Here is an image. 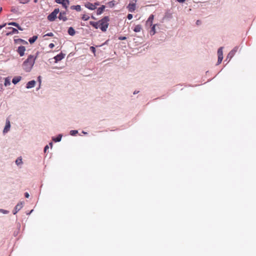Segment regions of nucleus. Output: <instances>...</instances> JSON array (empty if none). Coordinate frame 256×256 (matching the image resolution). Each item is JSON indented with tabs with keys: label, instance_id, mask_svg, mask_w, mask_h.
Listing matches in <instances>:
<instances>
[{
	"label": "nucleus",
	"instance_id": "nucleus-1",
	"mask_svg": "<svg viewBox=\"0 0 256 256\" xmlns=\"http://www.w3.org/2000/svg\"><path fill=\"white\" fill-rule=\"evenodd\" d=\"M108 21L109 18L106 16L98 22H90V24L95 28H100L102 32H106L108 26Z\"/></svg>",
	"mask_w": 256,
	"mask_h": 256
},
{
	"label": "nucleus",
	"instance_id": "nucleus-2",
	"mask_svg": "<svg viewBox=\"0 0 256 256\" xmlns=\"http://www.w3.org/2000/svg\"><path fill=\"white\" fill-rule=\"evenodd\" d=\"M36 58L37 56L32 54L28 56V58L22 64V68L25 72H30L32 70Z\"/></svg>",
	"mask_w": 256,
	"mask_h": 256
},
{
	"label": "nucleus",
	"instance_id": "nucleus-3",
	"mask_svg": "<svg viewBox=\"0 0 256 256\" xmlns=\"http://www.w3.org/2000/svg\"><path fill=\"white\" fill-rule=\"evenodd\" d=\"M60 12L58 8H55L54 10L48 16V20L50 22L54 21L56 18L57 14Z\"/></svg>",
	"mask_w": 256,
	"mask_h": 256
},
{
	"label": "nucleus",
	"instance_id": "nucleus-4",
	"mask_svg": "<svg viewBox=\"0 0 256 256\" xmlns=\"http://www.w3.org/2000/svg\"><path fill=\"white\" fill-rule=\"evenodd\" d=\"M55 2L58 4H62V6L66 10L70 4L68 0H55Z\"/></svg>",
	"mask_w": 256,
	"mask_h": 256
},
{
	"label": "nucleus",
	"instance_id": "nucleus-5",
	"mask_svg": "<svg viewBox=\"0 0 256 256\" xmlns=\"http://www.w3.org/2000/svg\"><path fill=\"white\" fill-rule=\"evenodd\" d=\"M24 205V202H18L15 206L14 209L13 211L14 214H16L22 207Z\"/></svg>",
	"mask_w": 256,
	"mask_h": 256
},
{
	"label": "nucleus",
	"instance_id": "nucleus-6",
	"mask_svg": "<svg viewBox=\"0 0 256 256\" xmlns=\"http://www.w3.org/2000/svg\"><path fill=\"white\" fill-rule=\"evenodd\" d=\"M99 4L98 2H96L94 4L86 2L85 4V6L89 10H94L96 9V6H98Z\"/></svg>",
	"mask_w": 256,
	"mask_h": 256
},
{
	"label": "nucleus",
	"instance_id": "nucleus-7",
	"mask_svg": "<svg viewBox=\"0 0 256 256\" xmlns=\"http://www.w3.org/2000/svg\"><path fill=\"white\" fill-rule=\"evenodd\" d=\"M136 8V4L135 2L130 3L127 6V8H128L129 12H133L135 10Z\"/></svg>",
	"mask_w": 256,
	"mask_h": 256
},
{
	"label": "nucleus",
	"instance_id": "nucleus-8",
	"mask_svg": "<svg viewBox=\"0 0 256 256\" xmlns=\"http://www.w3.org/2000/svg\"><path fill=\"white\" fill-rule=\"evenodd\" d=\"M26 48L24 46H20L18 47L17 52L18 53L20 56H22L24 54Z\"/></svg>",
	"mask_w": 256,
	"mask_h": 256
},
{
	"label": "nucleus",
	"instance_id": "nucleus-9",
	"mask_svg": "<svg viewBox=\"0 0 256 256\" xmlns=\"http://www.w3.org/2000/svg\"><path fill=\"white\" fill-rule=\"evenodd\" d=\"M58 18L60 20H62L64 22L66 21L68 18L66 16V12H60L59 16H58Z\"/></svg>",
	"mask_w": 256,
	"mask_h": 256
},
{
	"label": "nucleus",
	"instance_id": "nucleus-10",
	"mask_svg": "<svg viewBox=\"0 0 256 256\" xmlns=\"http://www.w3.org/2000/svg\"><path fill=\"white\" fill-rule=\"evenodd\" d=\"M64 56L65 54L62 53H60L55 56L54 57V58L56 62H58L64 58Z\"/></svg>",
	"mask_w": 256,
	"mask_h": 256
},
{
	"label": "nucleus",
	"instance_id": "nucleus-11",
	"mask_svg": "<svg viewBox=\"0 0 256 256\" xmlns=\"http://www.w3.org/2000/svg\"><path fill=\"white\" fill-rule=\"evenodd\" d=\"M36 84V82L34 80H30L27 83L26 88L28 89L34 88Z\"/></svg>",
	"mask_w": 256,
	"mask_h": 256
},
{
	"label": "nucleus",
	"instance_id": "nucleus-12",
	"mask_svg": "<svg viewBox=\"0 0 256 256\" xmlns=\"http://www.w3.org/2000/svg\"><path fill=\"white\" fill-rule=\"evenodd\" d=\"M8 28L11 29L12 31L8 32L6 34V36L12 35L14 34H17L18 33V30L15 28L10 27V28Z\"/></svg>",
	"mask_w": 256,
	"mask_h": 256
},
{
	"label": "nucleus",
	"instance_id": "nucleus-13",
	"mask_svg": "<svg viewBox=\"0 0 256 256\" xmlns=\"http://www.w3.org/2000/svg\"><path fill=\"white\" fill-rule=\"evenodd\" d=\"M10 122L9 120H7L6 122V124L5 127L3 130V133H6L10 130Z\"/></svg>",
	"mask_w": 256,
	"mask_h": 256
},
{
	"label": "nucleus",
	"instance_id": "nucleus-14",
	"mask_svg": "<svg viewBox=\"0 0 256 256\" xmlns=\"http://www.w3.org/2000/svg\"><path fill=\"white\" fill-rule=\"evenodd\" d=\"M62 137V134H59L56 138L53 137L52 139V140L56 142H60V141H61Z\"/></svg>",
	"mask_w": 256,
	"mask_h": 256
},
{
	"label": "nucleus",
	"instance_id": "nucleus-15",
	"mask_svg": "<svg viewBox=\"0 0 256 256\" xmlns=\"http://www.w3.org/2000/svg\"><path fill=\"white\" fill-rule=\"evenodd\" d=\"M22 79V77L20 76H16L13 78L12 82L14 84H16L18 83Z\"/></svg>",
	"mask_w": 256,
	"mask_h": 256
},
{
	"label": "nucleus",
	"instance_id": "nucleus-16",
	"mask_svg": "<svg viewBox=\"0 0 256 256\" xmlns=\"http://www.w3.org/2000/svg\"><path fill=\"white\" fill-rule=\"evenodd\" d=\"M142 29V26L140 24L136 25L134 28L133 30L136 32H140V30Z\"/></svg>",
	"mask_w": 256,
	"mask_h": 256
},
{
	"label": "nucleus",
	"instance_id": "nucleus-17",
	"mask_svg": "<svg viewBox=\"0 0 256 256\" xmlns=\"http://www.w3.org/2000/svg\"><path fill=\"white\" fill-rule=\"evenodd\" d=\"M105 8L104 6H102L98 8L96 11V14L98 15H100L102 13V12L104 10V9Z\"/></svg>",
	"mask_w": 256,
	"mask_h": 256
},
{
	"label": "nucleus",
	"instance_id": "nucleus-18",
	"mask_svg": "<svg viewBox=\"0 0 256 256\" xmlns=\"http://www.w3.org/2000/svg\"><path fill=\"white\" fill-rule=\"evenodd\" d=\"M15 43H17L18 42H22V43L23 44H28V43L26 41L22 40V39H21V38H18V39H16V40H14Z\"/></svg>",
	"mask_w": 256,
	"mask_h": 256
},
{
	"label": "nucleus",
	"instance_id": "nucleus-19",
	"mask_svg": "<svg viewBox=\"0 0 256 256\" xmlns=\"http://www.w3.org/2000/svg\"><path fill=\"white\" fill-rule=\"evenodd\" d=\"M164 18L168 19H170L172 18V13L170 11H168L166 12Z\"/></svg>",
	"mask_w": 256,
	"mask_h": 256
},
{
	"label": "nucleus",
	"instance_id": "nucleus-20",
	"mask_svg": "<svg viewBox=\"0 0 256 256\" xmlns=\"http://www.w3.org/2000/svg\"><path fill=\"white\" fill-rule=\"evenodd\" d=\"M223 47H220L218 50V57H223Z\"/></svg>",
	"mask_w": 256,
	"mask_h": 256
},
{
	"label": "nucleus",
	"instance_id": "nucleus-21",
	"mask_svg": "<svg viewBox=\"0 0 256 256\" xmlns=\"http://www.w3.org/2000/svg\"><path fill=\"white\" fill-rule=\"evenodd\" d=\"M75 32L74 30L72 27L68 28V33L70 36H74L75 34Z\"/></svg>",
	"mask_w": 256,
	"mask_h": 256
},
{
	"label": "nucleus",
	"instance_id": "nucleus-22",
	"mask_svg": "<svg viewBox=\"0 0 256 256\" xmlns=\"http://www.w3.org/2000/svg\"><path fill=\"white\" fill-rule=\"evenodd\" d=\"M37 38H38V36H34L30 38L28 40V41H29L30 43L32 44L34 43V42L37 40Z\"/></svg>",
	"mask_w": 256,
	"mask_h": 256
},
{
	"label": "nucleus",
	"instance_id": "nucleus-23",
	"mask_svg": "<svg viewBox=\"0 0 256 256\" xmlns=\"http://www.w3.org/2000/svg\"><path fill=\"white\" fill-rule=\"evenodd\" d=\"M4 84L6 86H8L10 84V80L9 78H6L4 79Z\"/></svg>",
	"mask_w": 256,
	"mask_h": 256
},
{
	"label": "nucleus",
	"instance_id": "nucleus-24",
	"mask_svg": "<svg viewBox=\"0 0 256 256\" xmlns=\"http://www.w3.org/2000/svg\"><path fill=\"white\" fill-rule=\"evenodd\" d=\"M156 26V24L153 25L151 28V30L150 32V34L151 36L154 35L156 33V29H155Z\"/></svg>",
	"mask_w": 256,
	"mask_h": 256
},
{
	"label": "nucleus",
	"instance_id": "nucleus-25",
	"mask_svg": "<svg viewBox=\"0 0 256 256\" xmlns=\"http://www.w3.org/2000/svg\"><path fill=\"white\" fill-rule=\"evenodd\" d=\"M234 56V54L233 53V52H230L226 57V60H227L228 58H229V60H230ZM230 60H228L229 62Z\"/></svg>",
	"mask_w": 256,
	"mask_h": 256
},
{
	"label": "nucleus",
	"instance_id": "nucleus-26",
	"mask_svg": "<svg viewBox=\"0 0 256 256\" xmlns=\"http://www.w3.org/2000/svg\"><path fill=\"white\" fill-rule=\"evenodd\" d=\"M78 134V130H71L70 132V135H71L72 136H76Z\"/></svg>",
	"mask_w": 256,
	"mask_h": 256
},
{
	"label": "nucleus",
	"instance_id": "nucleus-27",
	"mask_svg": "<svg viewBox=\"0 0 256 256\" xmlns=\"http://www.w3.org/2000/svg\"><path fill=\"white\" fill-rule=\"evenodd\" d=\"M72 10H76L77 11H80V5L72 6H71Z\"/></svg>",
	"mask_w": 256,
	"mask_h": 256
},
{
	"label": "nucleus",
	"instance_id": "nucleus-28",
	"mask_svg": "<svg viewBox=\"0 0 256 256\" xmlns=\"http://www.w3.org/2000/svg\"><path fill=\"white\" fill-rule=\"evenodd\" d=\"M16 164L18 166L22 164V159L21 158H18L16 160Z\"/></svg>",
	"mask_w": 256,
	"mask_h": 256
},
{
	"label": "nucleus",
	"instance_id": "nucleus-29",
	"mask_svg": "<svg viewBox=\"0 0 256 256\" xmlns=\"http://www.w3.org/2000/svg\"><path fill=\"white\" fill-rule=\"evenodd\" d=\"M9 213V211L4 209H0V214H6Z\"/></svg>",
	"mask_w": 256,
	"mask_h": 256
},
{
	"label": "nucleus",
	"instance_id": "nucleus-30",
	"mask_svg": "<svg viewBox=\"0 0 256 256\" xmlns=\"http://www.w3.org/2000/svg\"><path fill=\"white\" fill-rule=\"evenodd\" d=\"M91 51L92 52V53L94 54V55H96V48L94 46H90V48Z\"/></svg>",
	"mask_w": 256,
	"mask_h": 256
},
{
	"label": "nucleus",
	"instance_id": "nucleus-31",
	"mask_svg": "<svg viewBox=\"0 0 256 256\" xmlns=\"http://www.w3.org/2000/svg\"><path fill=\"white\" fill-rule=\"evenodd\" d=\"M222 60H223V57H218V62H217L216 64L217 65L220 64L222 62Z\"/></svg>",
	"mask_w": 256,
	"mask_h": 256
},
{
	"label": "nucleus",
	"instance_id": "nucleus-32",
	"mask_svg": "<svg viewBox=\"0 0 256 256\" xmlns=\"http://www.w3.org/2000/svg\"><path fill=\"white\" fill-rule=\"evenodd\" d=\"M8 25L14 26L16 27H18V24L15 22H12L8 24Z\"/></svg>",
	"mask_w": 256,
	"mask_h": 256
},
{
	"label": "nucleus",
	"instance_id": "nucleus-33",
	"mask_svg": "<svg viewBox=\"0 0 256 256\" xmlns=\"http://www.w3.org/2000/svg\"><path fill=\"white\" fill-rule=\"evenodd\" d=\"M20 2L21 4H25L28 3L30 0H18Z\"/></svg>",
	"mask_w": 256,
	"mask_h": 256
},
{
	"label": "nucleus",
	"instance_id": "nucleus-34",
	"mask_svg": "<svg viewBox=\"0 0 256 256\" xmlns=\"http://www.w3.org/2000/svg\"><path fill=\"white\" fill-rule=\"evenodd\" d=\"M154 16L153 14L150 15V16H149V18L148 19V22H152V20H154Z\"/></svg>",
	"mask_w": 256,
	"mask_h": 256
},
{
	"label": "nucleus",
	"instance_id": "nucleus-35",
	"mask_svg": "<svg viewBox=\"0 0 256 256\" xmlns=\"http://www.w3.org/2000/svg\"><path fill=\"white\" fill-rule=\"evenodd\" d=\"M152 22H148V20H147L146 21V25L147 26H152Z\"/></svg>",
	"mask_w": 256,
	"mask_h": 256
},
{
	"label": "nucleus",
	"instance_id": "nucleus-36",
	"mask_svg": "<svg viewBox=\"0 0 256 256\" xmlns=\"http://www.w3.org/2000/svg\"><path fill=\"white\" fill-rule=\"evenodd\" d=\"M108 5L110 7H112L114 5V1L112 0L108 2Z\"/></svg>",
	"mask_w": 256,
	"mask_h": 256
},
{
	"label": "nucleus",
	"instance_id": "nucleus-37",
	"mask_svg": "<svg viewBox=\"0 0 256 256\" xmlns=\"http://www.w3.org/2000/svg\"><path fill=\"white\" fill-rule=\"evenodd\" d=\"M238 47L236 46L231 50V52H233V53L235 54L236 52L238 51Z\"/></svg>",
	"mask_w": 256,
	"mask_h": 256
},
{
	"label": "nucleus",
	"instance_id": "nucleus-38",
	"mask_svg": "<svg viewBox=\"0 0 256 256\" xmlns=\"http://www.w3.org/2000/svg\"><path fill=\"white\" fill-rule=\"evenodd\" d=\"M54 36V34L52 32H49V33H48L46 34L44 36Z\"/></svg>",
	"mask_w": 256,
	"mask_h": 256
},
{
	"label": "nucleus",
	"instance_id": "nucleus-39",
	"mask_svg": "<svg viewBox=\"0 0 256 256\" xmlns=\"http://www.w3.org/2000/svg\"><path fill=\"white\" fill-rule=\"evenodd\" d=\"M133 16H132V14H128V16H127V18L128 20H131Z\"/></svg>",
	"mask_w": 256,
	"mask_h": 256
},
{
	"label": "nucleus",
	"instance_id": "nucleus-40",
	"mask_svg": "<svg viewBox=\"0 0 256 256\" xmlns=\"http://www.w3.org/2000/svg\"><path fill=\"white\" fill-rule=\"evenodd\" d=\"M49 148L48 147V145H46L45 146L44 148V152H46L47 150Z\"/></svg>",
	"mask_w": 256,
	"mask_h": 256
},
{
	"label": "nucleus",
	"instance_id": "nucleus-41",
	"mask_svg": "<svg viewBox=\"0 0 256 256\" xmlns=\"http://www.w3.org/2000/svg\"><path fill=\"white\" fill-rule=\"evenodd\" d=\"M126 39V36H120L119 38V40H125Z\"/></svg>",
	"mask_w": 256,
	"mask_h": 256
},
{
	"label": "nucleus",
	"instance_id": "nucleus-42",
	"mask_svg": "<svg viewBox=\"0 0 256 256\" xmlns=\"http://www.w3.org/2000/svg\"><path fill=\"white\" fill-rule=\"evenodd\" d=\"M24 196H25L26 198H28L29 196H30V194H29L28 192H26L24 193Z\"/></svg>",
	"mask_w": 256,
	"mask_h": 256
},
{
	"label": "nucleus",
	"instance_id": "nucleus-43",
	"mask_svg": "<svg viewBox=\"0 0 256 256\" xmlns=\"http://www.w3.org/2000/svg\"><path fill=\"white\" fill-rule=\"evenodd\" d=\"M88 16H86L84 15L82 17V18L85 20H87L88 18Z\"/></svg>",
	"mask_w": 256,
	"mask_h": 256
},
{
	"label": "nucleus",
	"instance_id": "nucleus-44",
	"mask_svg": "<svg viewBox=\"0 0 256 256\" xmlns=\"http://www.w3.org/2000/svg\"><path fill=\"white\" fill-rule=\"evenodd\" d=\"M54 46V44H52V43H51V44H49V47H50V48H53Z\"/></svg>",
	"mask_w": 256,
	"mask_h": 256
},
{
	"label": "nucleus",
	"instance_id": "nucleus-45",
	"mask_svg": "<svg viewBox=\"0 0 256 256\" xmlns=\"http://www.w3.org/2000/svg\"><path fill=\"white\" fill-rule=\"evenodd\" d=\"M108 42V40H106V41L104 44H102V45H100V46H97V47H98V46H104V44H107Z\"/></svg>",
	"mask_w": 256,
	"mask_h": 256
},
{
	"label": "nucleus",
	"instance_id": "nucleus-46",
	"mask_svg": "<svg viewBox=\"0 0 256 256\" xmlns=\"http://www.w3.org/2000/svg\"><path fill=\"white\" fill-rule=\"evenodd\" d=\"M16 28H18V30H23V28L22 27H20L19 26V24H18V27H16Z\"/></svg>",
	"mask_w": 256,
	"mask_h": 256
},
{
	"label": "nucleus",
	"instance_id": "nucleus-47",
	"mask_svg": "<svg viewBox=\"0 0 256 256\" xmlns=\"http://www.w3.org/2000/svg\"><path fill=\"white\" fill-rule=\"evenodd\" d=\"M178 2H180V3H182V2H184L186 0H176Z\"/></svg>",
	"mask_w": 256,
	"mask_h": 256
},
{
	"label": "nucleus",
	"instance_id": "nucleus-48",
	"mask_svg": "<svg viewBox=\"0 0 256 256\" xmlns=\"http://www.w3.org/2000/svg\"><path fill=\"white\" fill-rule=\"evenodd\" d=\"M12 12H17V10L16 8H12Z\"/></svg>",
	"mask_w": 256,
	"mask_h": 256
},
{
	"label": "nucleus",
	"instance_id": "nucleus-49",
	"mask_svg": "<svg viewBox=\"0 0 256 256\" xmlns=\"http://www.w3.org/2000/svg\"><path fill=\"white\" fill-rule=\"evenodd\" d=\"M6 25V24H4L2 25H0V30H1L2 28L5 26Z\"/></svg>",
	"mask_w": 256,
	"mask_h": 256
},
{
	"label": "nucleus",
	"instance_id": "nucleus-50",
	"mask_svg": "<svg viewBox=\"0 0 256 256\" xmlns=\"http://www.w3.org/2000/svg\"><path fill=\"white\" fill-rule=\"evenodd\" d=\"M38 81L40 82H40H41V77H40V76H39L38 77Z\"/></svg>",
	"mask_w": 256,
	"mask_h": 256
},
{
	"label": "nucleus",
	"instance_id": "nucleus-51",
	"mask_svg": "<svg viewBox=\"0 0 256 256\" xmlns=\"http://www.w3.org/2000/svg\"><path fill=\"white\" fill-rule=\"evenodd\" d=\"M139 92V91H136V90H135L134 92V94H138Z\"/></svg>",
	"mask_w": 256,
	"mask_h": 256
},
{
	"label": "nucleus",
	"instance_id": "nucleus-52",
	"mask_svg": "<svg viewBox=\"0 0 256 256\" xmlns=\"http://www.w3.org/2000/svg\"><path fill=\"white\" fill-rule=\"evenodd\" d=\"M49 145H50V146L51 148H52V142H50L49 144Z\"/></svg>",
	"mask_w": 256,
	"mask_h": 256
},
{
	"label": "nucleus",
	"instance_id": "nucleus-53",
	"mask_svg": "<svg viewBox=\"0 0 256 256\" xmlns=\"http://www.w3.org/2000/svg\"><path fill=\"white\" fill-rule=\"evenodd\" d=\"M82 134H86V132H84V131H82Z\"/></svg>",
	"mask_w": 256,
	"mask_h": 256
},
{
	"label": "nucleus",
	"instance_id": "nucleus-54",
	"mask_svg": "<svg viewBox=\"0 0 256 256\" xmlns=\"http://www.w3.org/2000/svg\"><path fill=\"white\" fill-rule=\"evenodd\" d=\"M132 2H134L136 3V2H137L138 0H132Z\"/></svg>",
	"mask_w": 256,
	"mask_h": 256
},
{
	"label": "nucleus",
	"instance_id": "nucleus-55",
	"mask_svg": "<svg viewBox=\"0 0 256 256\" xmlns=\"http://www.w3.org/2000/svg\"><path fill=\"white\" fill-rule=\"evenodd\" d=\"M33 210H31L28 214H30V213H32L33 212Z\"/></svg>",
	"mask_w": 256,
	"mask_h": 256
},
{
	"label": "nucleus",
	"instance_id": "nucleus-56",
	"mask_svg": "<svg viewBox=\"0 0 256 256\" xmlns=\"http://www.w3.org/2000/svg\"><path fill=\"white\" fill-rule=\"evenodd\" d=\"M37 2H38V0H34V2H36V3Z\"/></svg>",
	"mask_w": 256,
	"mask_h": 256
},
{
	"label": "nucleus",
	"instance_id": "nucleus-57",
	"mask_svg": "<svg viewBox=\"0 0 256 256\" xmlns=\"http://www.w3.org/2000/svg\"><path fill=\"white\" fill-rule=\"evenodd\" d=\"M196 23H197V24H199V20H197Z\"/></svg>",
	"mask_w": 256,
	"mask_h": 256
},
{
	"label": "nucleus",
	"instance_id": "nucleus-58",
	"mask_svg": "<svg viewBox=\"0 0 256 256\" xmlns=\"http://www.w3.org/2000/svg\"><path fill=\"white\" fill-rule=\"evenodd\" d=\"M196 23H197V24H199V20H197Z\"/></svg>",
	"mask_w": 256,
	"mask_h": 256
}]
</instances>
